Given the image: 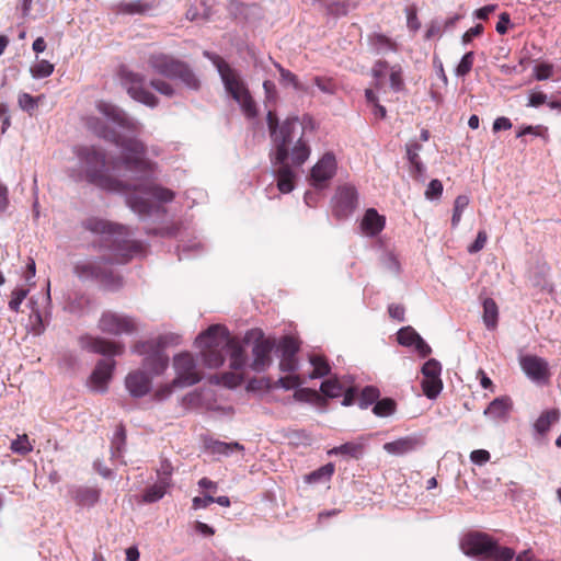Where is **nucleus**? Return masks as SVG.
I'll list each match as a JSON object with an SVG mask.
<instances>
[{"label":"nucleus","instance_id":"obj_1","mask_svg":"<svg viewBox=\"0 0 561 561\" xmlns=\"http://www.w3.org/2000/svg\"><path fill=\"white\" fill-rule=\"evenodd\" d=\"M266 123L275 148L273 163H283L290 159L295 167L304 164L311 152L304 123L296 116L279 123L276 113L271 110L267 112Z\"/></svg>","mask_w":561,"mask_h":561},{"label":"nucleus","instance_id":"obj_2","mask_svg":"<svg viewBox=\"0 0 561 561\" xmlns=\"http://www.w3.org/2000/svg\"><path fill=\"white\" fill-rule=\"evenodd\" d=\"M196 343L201 348L203 362L208 368L220 367L226 355H229L231 369H239L247 365V354L240 340L231 336L227 328L221 324L210 325L197 336Z\"/></svg>","mask_w":561,"mask_h":561},{"label":"nucleus","instance_id":"obj_3","mask_svg":"<svg viewBox=\"0 0 561 561\" xmlns=\"http://www.w3.org/2000/svg\"><path fill=\"white\" fill-rule=\"evenodd\" d=\"M84 229L99 234H105V254L110 264H127L135 256L145 252V244L131 239L128 227L102 218L91 217L83 221Z\"/></svg>","mask_w":561,"mask_h":561},{"label":"nucleus","instance_id":"obj_4","mask_svg":"<svg viewBox=\"0 0 561 561\" xmlns=\"http://www.w3.org/2000/svg\"><path fill=\"white\" fill-rule=\"evenodd\" d=\"M203 55L217 68L226 91L240 105L244 116L255 118L259 113L256 103L238 71L217 54L205 50Z\"/></svg>","mask_w":561,"mask_h":561},{"label":"nucleus","instance_id":"obj_5","mask_svg":"<svg viewBox=\"0 0 561 561\" xmlns=\"http://www.w3.org/2000/svg\"><path fill=\"white\" fill-rule=\"evenodd\" d=\"M96 118H89L88 126L93 128L100 137L115 144L126 153L122 158V162L126 169L139 172L153 170L154 163L146 158L147 146L144 141L135 137H124L116 131L105 127L96 128L93 125V123H96Z\"/></svg>","mask_w":561,"mask_h":561},{"label":"nucleus","instance_id":"obj_6","mask_svg":"<svg viewBox=\"0 0 561 561\" xmlns=\"http://www.w3.org/2000/svg\"><path fill=\"white\" fill-rule=\"evenodd\" d=\"M78 157L90 183L108 192H129L130 184L107 174L106 157L103 150L96 149L95 147H83L79 150Z\"/></svg>","mask_w":561,"mask_h":561},{"label":"nucleus","instance_id":"obj_7","mask_svg":"<svg viewBox=\"0 0 561 561\" xmlns=\"http://www.w3.org/2000/svg\"><path fill=\"white\" fill-rule=\"evenodd\" d=\"M147 64L154 73L169 79H178L191 90L196 91L201 88V81L191 66L170 54L163 51L150 53L147 57Z\"/></svg>","mask_w":561,"mask_h":561},{"label":"nucleus","instance_id":"obj_8","mask_svg":"<svg viewBox=\"0 0 561 561\" xmlns=\"http://www.w3.org/2000/svg\"><path fill=\"white\" fill-rule=\"evenodd\" d=\"M461 549L467 556L481 557L484 561H511L515 551L508 547H502L485 533H471L461 541Z\"/></svg>","mask_w":561,"mask_h":561},{"label":"nucleus","instance_id":"obj_9","mask_svg":"<svg viewBox=\"0 0 561 561\" xmlns=\"http://www.w3.org/2000/svg\"><path fill=\"white\" fill-rule=\"evenodd\" d=\"M106 256L95 260L79 261L73 266L75 275L81 280H95L108 289H117L123 285V279L108 266Z\"/></svg>","mask_w":561,"mask_h":561},{"label":"nucleus","instance_id":"obj_10","mask_svg":"<svg viewBox=\"0 0 561 561\" xmlns=\"http://www.w3.org/2000/svg\"><path fill=\"white\" fill-rule=\"evenodd\" d=\"M118 76L131 99L149 107L158 105V98L145 88V77L142 75L122 66L118 70Z\"/></svg>","mask_w":561,"mask_h":561},{"label":"nucleus","instance_id":"obj_11","mask_svg":"<svg viewBox=\"0 0 561 561\" xmlns=\"http://www.w3.org/2000/svg\"><path fill=\"white\" fill-rule=\"evenodd\" d=\"M254 340L252 348L253 360L251 368L254 371L261 373L267 369L272 364V351L275 346L273 339L265 337L262 331H251L245 335V341Z\"/></svg>","mask_w":561,"mask_h":561},{"label":"nucleus","instance_id":"obj_12","mask_svg":"<svg viewBox=\"0 0 561 561\" xmlns=\"http://www.w3.org/2000/svg\"><path fill=\"white\" fill-rule=\"evenodd\" d=\"M98 327L110 335L133 334L137 331V321L130 316L107 310L101 314Z\"/></svg>","mask_w":561,"mask_h":561},{"label":"nucleus","instance_id":"obj_13","mask_svg":"<svg viewBox=\"0 0 561 561\" xmlns=\"http://www.w3.org/2000/svg\"><path fill=\"white\" fill-rule=\"evenodd\" d=\"M173 368L176 375L173 379L174 383H178L180 387L193 386L202 379L196 360L188 352L180 353L173 357Z\"/></svg>","mask_w":561,"mask_h":561},{"label":"nucleus","instance_id":"obj_14","mask_svg":"<svg viewBox=\"0 0 561 561\" xmlns=\"http://www.w3.org/2000/svg\"><path fill=\"white\" fill-rule=\"evenodd\" d=\"M526 376L536 383H548L551 377L548 362L537 355H525L519 360Z\"/></svg>","mask_w":561,"mask_h":561},{"label":"nucleus","instance_id":"obj_15","mask_svg":"<svg viewBox=\"0 0 561 561\" xmlns=\"http://www.w3.org/2000/svg\"><path fill=\"white\" fill-rule=\"evenodd\" d=\"M357 204L358 198L355 187L341 186L333 197V214L340 219L347 218L356 209Z\"/></svg>","mask_w":561,"mask_h":561},{"label":"nucleus","instance_id":"obj_16","mask_svg":"<svg viewBox=\"0 0 561 561\" xmlns=\"http://www.w3.org/2000/svg\"><path fill=\"white\" fill-rule=\"evenodd\" d=\"M96 108L107 119L115 123L119 127L134 133L139 131L140 124L137 121L130 118L122 108L117 107L116 105L105 101H99L96 103Z\"/></svg>","mask_w":561,"mask_h":561},{"label":"nucleus","instance_id":"obj_17","mask_svg":"<svg viewBox=\"0 0 561 561\" xmlns=\"http://www.w3.org/2000/svg\"><path fill=\"white\" fill-rule=\"evenodd\" d=\"M125 386L131 397L142 398L151 390L152 376L141 369L131 370L125 378Z\"/></svg>","mask_w":561,"mask_h":561},{"label":"nucleus","instance_id":"obj_18","mask_svg":"<svg viewBox=\"0 0 561 561\" xmlns=\"http://www.w3.org/2000/svg\"><path fill=\"white\" fill-rule=\"evenodd\" d=\"M299 342L289 335L282 339L279 350L282 352L279 360V369L284 373H294L298 368V359L296 357L299 351Z\"/></svg>","mask_w":561,"mask_h":561},{"label":"nucleus","instance_id":"obj_19","mask_svg":"<svg viewBox=\"0 0 561 561\" xmlns=\"http://www.w3.org/2000/svg\"><path fill=\"white\" fill-rule=\"evenodd\" d=\"M336 161L333 153L327 152L312 167L310 178L314 186H321L322 183L329 181L335 173Z\"/></svg>","mask_w":561,"mask_h":561},{"label":"nucleus","instance_id":"obj_20","mask_svg":"<svg viewBox=\"0 0 561 561\" xmlns=\"http://www.w3.org/2000/svg\"><path fill=\"white\" fill-rule=\"evenodd\" d=\"M83 347L101 355H122L125 346L123 343L110 341L103 337L87 336L82 340Z\"/></svg>","mask_w":561,"mask_h":561},{"label":"nucleus","instance_id":"obj_21","mask_svg":"<svg viewBox=\"0 0 561 561\" xmlns=\"http://www.w3.org/2000/svg\"><path fill=\"white\" fill-rule=\"evenodd\" d=\"M114 367L115 360L113 359L99 360L90 377L92 387L96 390L105 391L107 382L112 378Z\"/></svg>","mask_w":561,"mask_h":561},{"label":"nucleus","instance_id":"obj_22","mask_svg":"<svg viewBox=\"0 0 561 561\" xmlns=\"http://www.w3.org/2000/svg\"><path fill=\"white\" fill-rule=\"evenodd\" d=\"M71 497L81 507H92L100 501L101 490L96 486H77L71 491Z\"/></svg>","mask_w":561,"mask_h":561},{"label":"nucleus","instance_id":"obj_23","mask_svg":"<svg viewBox=\"0 0 561 561\" xmlns=\"http://www.w3.org/2000/svg\"><path fill=\"white\" fill-rule=\"evenodd\" d=\"M386 219L375 208H368L362 219V231L368 237H375L385 228Z\"/></svg>","mask_w":561,"mask_h":561},{"label":"nucleus","instance_id":"obj_24","mask_svg":"<svg viewBox=\"0 0 561 561\" xmlns=\"http://www.w3.org/2000/svg\"><path fill=\"white\" fill-rule=\"evenodd\" d=\"M142 365L149 369L150 376H160L169 366V357L157 348L144 358Z\"/></svg>","mask_w":561,"mask_h":561},{"label":"nucleus","instance_id":"obj_25","mask_svg":"<svg viewBox=\"0 0 561 561\" xmlns=\"http://www.w3.org/2000/svg\"><path fill=\"white\" fill-rule=\"evenodd\" d=\"M420 445V440L413 436L401 437L383 445V449L392 455L401 456L413 451Z\"/></svg>","mask_w":561,"mask_h":561},{"label":"nucleus","instance_id":"obj_26","mask_svg":"<svg viewBox=\"0 0 561 561\" xmlns=\"http://www.w3.org/2000/svg\"><path fill=\"white\" fill-rule=\"evenodd\" d=\"M276 171L277 187L282 193H289L295 187V173L287 162L278 163Z\"/></svg>","mask_w":561,"mask_h":561},{"label":"nucleus","instance_id":"obj_27","mask_svg":"<svg viewBox=\"0 0 561 561\" xmlns=\"http://www.w3.org/2000/svg\"><path fill=\"white\" fill-rule=\"evenodd\" d=\"M129 191H141L142 193L151 195L156 199L163 202V203H169V202L173 201V198L175 197V194L173 191H171L170 188L157 185V184H147L141 187H136V186L133 187L130 185Z\"/></svg>","mask_w":561,"mask_h":561},{"label":"nucleus","instance_id":"obj_28","mask_svg":"<svg viewBox=\"0 0 561 561\" xmlns=\"http://www.w3.org/2000/svg\"><path fill=\"white\" fill-rule=\"evenodd\" d=\"M560 419V411L558 409H550L543 411L534 424V428L540 435H546L551 425L557 423Z\"/></svg>","mask_w":561,"mask_h":561},{"label":"nucleus","instance_id":"obj_29","mask_svg":"<svg viewBox=\"0 0 561 561\" xmlns=\"http://www.w3.org/2000/svg\"><path fill=\"white\" fill-rule=\"evenodd\" d=\"M170 486L169 478H162L160 481L153 485H150L146 489L142 500L146 503H154L162 499L167 492V489Z\"/></svg>","mask_w":561,"mask_h":561},{"label":"nucleus","instance_id":"obj_30","mask_svg":"<svg viewBox=\"0 0 561 561\" xmlns=\"http://www.w3.org/2000/svg\"><path fill=\"white\" fill-rule=\"evenodd\" d=\"M483 322L489 330L497 327L499 308L494 299L485 298L483 300Z\"/></svg>","mask_w":561,"mask_h":561},{"label":"nucleus","instance_id":"obj_31","mask_svg":"<svg viewBox=\"0 0 561 561\" xmlns=\"http://www.w3.org/2000/svg\"><path fill=\"white\" fill-rule=\"evenodd\" d=\"M511 409V402L507 398L494 399L485 410V414L493 419H504Z\"/></svg>","mask_w":561,"mask_h":561},{"label":"nucleus","instance_id":"obj_32","mask_svg":"<svg viewBox=\"0 0 561 561\" xmlns=\"http://www.w3.org/2000/svg\"><path fill=\"white\" fill-rule=\"evenodd\" d=\"M363 454V445L354 442L345 443L341 446L334 447L328 451L329 456L343 455L358 459Z\"/></svg>","mask_w":561,"mask_h":561},{"label":"nucleus","instance_id":"obj_33","mask_svg":"<svg viewBox=\"0 0 561 561\" xmlns=\"http://www.w3.org/2000/svg\"><path fill=\"white\" fill-rule=\"evenodd\" d=\"M368 42L377 50H390V51L398 50V44L394 41H392L390 37L383 35L381 33H374V34L369 35Z\"/></svg>","mask_w":561,"mask_h":561},{"label":"nucleus","instance_id":"obj_34","mask_svg":"<svg viewBox=\"0 0 561 561\" xmlns=\"http://www.w3.org/2000/svg\"><path fill=\"white\" fill-rule=\"evenodd\" d=\"M310 363L313 366V370L309 375L311 379L321 378L330 374L331 367L323 356L312 355L310 356Z\"/></svg>","mask_w":561,"mask_h":561},{"label":"nucleus","instance_id":"obj_35","mask_svg":"<svg viewBox=\"0 0 561 561\" xmlns=\"http://www.w3.org/2000/svg\"><path fill=\"white\" fill-rule=\"evenodd\" d=\"M443 389V381L440 378H431L423 376L422 390L428 399H435Z\"/></svg>","mask_w":561,"mask_h":561},{"label":"nucleus","instance_id":"obj_36","mask_svg":"<svg viewBox=\"0 0 561 561\" xmlns=\"http://www.w3.org/2000/svg\"><path fill=\"white\" fill-rule=\"evenodd\" d=\"M126 445V431L123 424L116 427L115 434L111 443V450L113 457H121Z\"/></svg>","mask_w":561,"mask_h":561},{"label":"nucleus","instance_id":"obj_37","mask_svg":"<svg viewBox=\"0 0 561 561\" xmlns=\"http://www.w3.org/2000/svg\"><path fill=\"white\" fill-rule=\"evenodd\" d=\"M274 66L278 70L282 81L290 83L297 91H301V92H306V93L309 92L308 87H306L305 84L299 82L297 76L294 72H291L288 69H285L278 62H275Z\"/></svg>","mask_w":561,"mask_h":561},{"label":"nucleus","instance_id":"obj_38","mask_svg":"<svg viewBox=\"0 0 561 561\" xmlns=\"http://www.w3.org/2000/svg\"><path fill=\"white\" fill-rule=\"evenodd\" d=\"M379 397L380 391L377 387L366 386L358 397V405L360 409H367L373 403H376Z\"/></svg>","mask_w":561,"mask_h":561},{"label":"nucleus","instance_id":"obj_39","mask_svg":"<svg viewBox=\"0 0 561 561\" xmlns=\"http://www.w3.org/2000/svg\"><path fill=\"white\" fill-rule=\"evenodd\" d=\"M396 409H397L396 401L391 398H385V399L378 400L375 403V405L373 408V413L376 416L386 417V416L392 415L396 412Z\"/></svg>","mask_w":561,"mask_h":561},{"label":"nucleus","instance_id":"obj_40","mask_svg":"<svg viewBox=\"0 0 561 561\" xmlns=\"http://www.w3.org/2000/svg\"><path fill=\"white\" fill-rule=\"evenodd\" d=\"M209 448L214 454H220L228 456L232 454L233 451H243L244 447L243 445L232 442V443H225L220 440H215L209 445Z\"/></svg>","mask_w":561,"mask_h":561},{"label":"nucleus","instance_id":"obj_41","mask_svg":"<svg viewBox=\"0 0 561 561\" xmlns=\"http://www.w3.org/2000/svg\"><path fill=\"white\" fill-rule=\"evenodd\" d=\"M54 69L55 66L51 62L45 59H41L37 60L33 66H31L30 72L33 78L42 79L49 77L54 72Z\"/></svg>","mask_w":561,"mask_h":561},{"label":"nucleus","instance_id":"obj_42","mask_svg":"<svg viewBox=\"0 0 561 561\" xmlns=\"http://www.w3.org/2000/svg\"><path fill=\"white\" fill-rule=\"evenodd\" d=\"M321 392L328 398H337L343 393V386L336 378H330L321 383Z\"/></svg>","mask_w":561,"mask_h":561},{"label":"nucleus","instance_id":"obj_43","mask_svg":"<svg viewBox=\"0 0 561 561\" xmlns=\"http://www.w3.org/2000/svg\"><path fill=\"white\" fill-rule=\"evenodd\" d=\"M231 370L232 371L224 373L220 376V381L222 382V385H225L229 388H234V387H238L239 385H241L244 379V376H243L244 367H240L239 369H231Z\"/></svg>","mask_w":561,"mask_h":561},{"label":"nucleus","instance_id":"obj_44","mask_svg":"<svg viewBox=\"0 0 561 561\" xmlns=\"http://www.w3.org/2000/svg\"><path fill=\"white\" fill-rule=\"evenodd\" d=\"M469 205V197L467 195H459L454 202V211L451 217V226L457 227L461 220L462 213Z\"/></svg>","mask_w":561,"mask_h":561},{"label":"nucleus","instance_id":"obj_45","mask_svg":"<svg viewBox=\"0 0 561 561\" xmlns=\"http://www.w3.org/2000/svg\"><path fill=\"white\" fill-rule=\"evenodd\" d=\"M419 337L420 334L411 327L402 328L397 333V340L403 346H413Z\"/></svg>","mask_w":561,"mask_h":561},{"label":"nucleus","instance_id":"obj_46","mask_svg":"<svg viewBox=\"0 0 561 561\" xmlns=\"http://www.w3.org/2000/svg\"><path fill=\"white\" fill-rule=\"evenodd\" d=\"M421 148V145L417 142H410L407 145V158L419 173L423 171V164L419 156Z\"/></svg>","mask_w":561,"mask_h":561},{"label":"nucleus","instance_id":"obj_47","mask_svg":"<svg viewBox=\"0 0 561 561\" xmlns=\"http://www.w3.org/2000/svg\"><path fill=\"white\" fill-rule=\"evenodd\" d=\"M313 83L325 94L333 95L337 91L336 82L330 77L317 76L313 78Z\"/></svg>","mask_w":561,"mask_h":561},{"label":"nucleus","instance_id":"obj_48","mask_svg":"<svg viewBox=\"0 0 561 561\" xmlns=\"http://www.w3.org/2000/svg\"><path fill=\"white\" fill-rule=\"evenodd\" d=\"M128 206L139 215H149L151 211V204L138 196H129L127 198Z\"/></svg>","mask_w":561,"mask_h":561},{"label":"nucleus","instance_id":"obj_49","mask_svg":"<svg viewBox=\"0 0 561 561\" xmlns=\"http://www.w3.org/2000/svg\"><path fill=\"white\" fill-rule=\"evenodd\" d=\"M334 471H335V466L332 462H329V463L322 466L321 468L312 471L307 477V481L308 482H318L322 478L329 480L333 476Z\"/></svg>","mask_w":561,"mask_h":561},{"label":"nucleus","instance_id":"obj_50","mask_svg":"<svg viewBox=\"0 0 561 561\" xmlns=\"http://www.w3.org/2000/svg\"><path fill=\"white\" fill-rule=\"evenodd\" d=\"M526 135H534V136H537V137H541L542 139L545 140H548V128L543 125H536V126H531V125H527V126H522L519 128V130L517 131L516 134V137H524Z\"/></svg>","mask_w":561,"mask_h":561},{"label":"nucleus","instance_id":"obj_51","mask_svg":"<svg viewBox=\"0 0 561 561\" xmlns=\"http://www.w3.org/2000/svg\"><path fill=\"white\" fill-rule=\"evenodd\" d=\"M473 64H474V53L473 51L466 53L462 56L458 66L456 67V70H455L456 76L466 77L472 70Z\"/></svg>","mask_w":561,"mask_h":561},{"label":"nucleus","instance_id":"obj_52","mask_svg":"<svg viewBox=\"0 0 561 561\" xmlns=\"http://www.w3.org/2000/svg\"><path fill=\"white\" fill-rule=\"evenodd\" d=\"M33 446L31 445L26 434L19 435L16 439L11 443V450L20 455H26L31 453Z\"/></svg>","mask_w":561,"mask_h":561},{"label":"nucleus","instance_id":"obj_53","mask_svg":"<svg viewBox=\"0 0 561 561\" xmlns=\"http://www.w3.org/2000/svg\"><path fill=\"white\" fill-rule=\"evenodd\" d=\"M180 387L178 383H174V380L168 383L160 385L153 392L152 398L156 401L167 400L172 393L174 388Z\"/></svg>","mask_w":561,"mask_h":561},{"label":"nucleus","instance_id":"obj_54","mask_svg":"<svg viewBox=\"0 0 561 561\" xmlns=\"http://www.w3.org/2000/svg\"><path fill=\"white\" fill-rule=\"evenodd\" d=\"M442 365L438 360L431 358L422 367V374L425 377L440 378Z\"/></svg>","mask_w":561,"mask_h":561},{"label":"nucleus","instance_id":"obj_55","mask_svg":"<svg viewBox=\"0 0 561 561\" xmlns=\"http://www.w3.org/2000/svg\"><path fill=\"white\" fill-rule=\"evenodd\" d=\"M150 87L153 88L160 94L169 98L173 96L175 93L173 85L162 79H152L150 81Z\"/></svg>","mask_w":561,"mask_h":561},{"label":"nucleus","instance_id":"obj_56","mask_svg":"<svg viewBox=\"0 0 561 561\" xmlns=\"http://www.w3.org/2000/svg\"><path fill=\"white\" fill-rule=\"evenodd\" d=\"M390 85L394 91H401L404 87L402 69L399 65L390 67Z\"/></svg>","mask_w":561,"mask_h":561},{"label":"nucleus","instance_id":"obj_57","mask_svg":"<svg viewBox=\"0 0 561 561\" xmlns=\"http://www.w3.org/2000/svg\"><path fill=\"white\" fill-rule=\"evenodd\" d=\"M27 293H28V290L24 289V288L14 289L11 294V299L9 301V308L12 311L18 312L20 310V306H21L22 301L27 296Z\"/></svg>","mask_w":561,"mask_h":561},{"label":"nucleus","instance_id":"obj_58","mask_svg":"<svg viewBox=\"0 0 561 561\" xmlns=\"http://www.w3.org/2000/svg\"><path fill=\"white\" fill-rule=\"evenodd\" d=\"M301 383H302V380L298 375H288L285 377H280L276 381V387H280L286 390H289V389L299 387Z\"/></svg>","mask_w":561,"mask_h":561},{"label":"nucleus","instance_id":"obj_59","mask_svg":"<svg viewBox=\"0 0 561 561\" xmlns=\"http://www.w3.org/2000/svg\"><path fill=\"white\" fill-rule=\"evenodd\" d=\"M19 105L23 111H26L32 115L34 110L37 107V100L28 93H22L19 96Z\"/></svg>","mask_w":561,"mask_h":561},{"label":"nucleus","instance_id":"obj_60","mask_svg":"<svg viewBox=\"0 0 561 561\" xmlns=\"http://www.w3.org/2000/svg\"><path fill=\"white\" fill-rule=\"evenodd\" d=\"M442 194H443V183L437 179L432 180L428 183L427 188L425 191V197L427 199H437L442 196Z\"/></svg>","mask_w":561,"mask_h":561},{"label":"nucleus","instance_id":"obj_61","mask_svg":"<svg viewBox=\"0 0 561 561\" xmlns=\"http://www.w3.org/2000/svg\"><path fill=\"white\" fill-rule=\"evenodd\" d=\"M148 9V5L140 0L130 1L127 3L121 4V10L124 13L134 14V13H144Z\"/></svg>","mask_w":561,"mask_h":561},{"label":"nucleus","instance_id":"obj_62","mask_svg":"<svg viewBox=\"0 0 561 561\" xmlns=\"http://www.w3.org/2000/svg\"><path fill=\"white\" fill-rule=\"evenodd\" d=\"M488 241V233L485 230H480L473 243L468 247V252L471 254L481 251Z\"/></svg>","mask_w":561,"mask_h":561},{"label":"nucleus","instance_id":"obj_63","mask_svg":"<svg viewBox=\"0 0 561 561\" xmlns=\"http://www.w3.org/2000/svg\"><path fill=\"white\" fill-rule=\"evenodd\" d=\"M553 67L551 64L541 62L535 67V77L537 80H546L552 76Z\"/></svg>","mask_w":561,"mask_h":561},{"label":"nucleus","instance_id":"obj_64","mask_svg":"<svg viewBox=\"0 0 561 561\" xmlns=\"http://www.w3.org/2000/svg\"><path fill=\"white\" fill-rule=\"evenodd\" d=\"M30 320H31V324H32V333L34 335H41L44 331V324H43V320H42V316L39 313V311H34L31 316H30Z\"/></svg>","mask_w":561,"mask_h":561}]
</instances>
